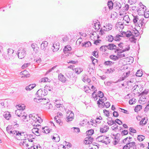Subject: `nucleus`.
Segmentation results:
<instances>
[{
  "label": "nucleus",
  "mask_w": 149,
  "mask_h": 149,
  "mask_svg": "<svg viewBox=\"0 0 149 149\" xmlns=\"http://www.w3.org/2000/svg\"><path fill=\"white\" fill-rule=\"evenodd\" d=\"M139 17L138 16H134L133 22V23L135 24V25H139Z\"/></svg>",
  "instance_id": "obj_26"
},
{
  "label": "nucleus",
  "mask_w": 149,
  "mask_h": 149,
  "mask_svg": "<svg viewBox=\"0 0 149 149\" xmlns=\"http://www.w3.org/2000/svg\"><path fill=\"white\" fill-rule=\"evenodd\" d=\"M136 99L133 98L130 100L129 102L130 104L132 105L135 104L136 103Z\"/></svg>",
  "instance_id": "obj_57"
},
{
  "label": "nucleus",
  "mask_w": 149,
  "mask_h": 149,
  "mask_svg": "<svg viewBox=\"0 0 149 149\" xmlns=\"http://www.w3.org/2000/svg\"><path fill=\"white\" fill-rule=\"evenodd\" d=\"M142 106L141 105H137L134 109V111L135 112H138L142 109Z\"/></svg>",
  "instance_id": "obj_44"
},
{
  "label": "nucleus",
  "mask_w": 149,
  "mask_h": 149,
  "mask_svg": "<svg viewBox=\"0 0 149 149\" xmlns=\"http://www.w3.org/2000/svg\"><path fill=\"white\" fill-rule=\"evenodd\" d=\"M144 17L146 18H148L149 17V11L145 10L144 13L143 14Z\"/></svg>",
  "instance_id": "obj_62"
},
{
  "label": "nucleus",
  "mask_w": 149,
  "mask_h": 149,
  "mask_svg": "<svg viewBox=\"0 0 149 149\" xmlns=\"http://www.w3.org/2000/svg\"><path fill=\"white\" fill-rule=\"evenodd\" d=\"M48 45V42L46 41H44L42 42L41 45V48L42 49L45 50L46 47H47Z\"/></svg>",
  "instance_id": "obj_23"
},
{
  "label": "nucleus",
  "mask_w": 149,
  "mask_h": 149,
  "mask_svg": "<svg viewBox=\"0 0 149 149\" xmlns=\"http://www.w3.org/2000/svg\"><path fill=\"white\" fill-rule=\"evenodd\" d=\"M130 47L129 45H127V47H125V48L122 49L120 52H119L117 54V55L118 56V58H121L123 57H127V55H125L124 54H122L123 52L129 51L130 49Z\"/></svg>",
  "instance_id": "obj_4"
},
{
  "label": "nucleus",
  "mask_w": 149,
  "mask_h": 149,
  "mask_svg": "<svg viewBox=\"0 0 149 149\" xmlns=\"http://www.w3.org/2000/svg\"><path fill=\"white\" fill-rule=\"evenodd\" d=\"M32 131L33 134L37 136L40 135V133L39 132V130L38 128H33L32 129Z\"/></svg>",
  "instance_id": "obj_28"
},
{
  "label": "nucleus",
  "mask_w": 149,
  "mask_h": 149,
  "mask_svg": "<svg viewBox=\"0 0 149 149\" xmlns=\"http://www.w3.org/2000/svg\"><path fill=\"white\" fill-rule=\"evenodd\" d=\"M107 125H102L100 128V132L101 133H105L107 132L109 129Z\"/></svg>",
  "instance_id": "obj_13"
},
{
  "label": "nucleus",
  "mask_w": 149,
  "mask_h": 149,
  "mask_svg": "<svg viewBox=\"0 0 149 149\" xmlns=\"http://www.w3.org/2000/svg\"><path fill=\"white\" fill-rule=\"evenodd\" d=\"M82 69L81 68H74L73 70L77 74H79L82 71Z\"/></svg>",
  "instance_id": "obj_35"
},
{
  "label": "nucleus",
  "mask_w": 149,
  "mask_h": 149,
  "mask_svg": "<svg viewBox=\"0 0 149 149\" xmlns=\"http://www.w3.org/2000/svg\"><path fill=\"white\" fill-rule=\"evenodd\" d=\"M123 34L121 33L119 35L118 34L116 35L115 37H114V40L116 41H118L121 40L120 37H123Z\"/></svg>",
  "instance_id": "obj_30"
},
{
  "label": "nucleus",
  "mask_w": 149,
  "mask_h": 149,
  "mask_svg": "<svg viewBox=\"0 0 149 149\" xmlns=\"http://www.w3.org/2000/svg\"><path fill=\"white\" fill-rule=\"evenodd\" d=\"M113 4L111 1H109L108 3V6L109 8L110 9H112L113 8Z\"/></svg>",
  "instance_id": "obj_47"
},
{
  "label": "nucleus",
  "mask_w": 149,
  "mask_h": 149,
  "mask_svg": "<svg viewBox=\"0 0 149 149\" xmlns=\"http://www.w3.org/2000/svg\"><path fill=\"white\" fill-rule=\"evenodd\" d=\"M110 142V140L109 139V138L107 137L106 136V138H104L103 143H104L105 144H109Z\"/></svg>",
  "instance_id": "obj_46"
},
{
  "label": "nucleus",
  "mask_w": 149,
  "mask_h": 149,
  "mask_svg": "<svg viewBox=\"0 0 149 149\" xmlns=\"http://www.w3.org/2000/svg\"><path fill=\"white\" fill-rule=\"evenodd\" d=\"M110 58L114 61H116L118 59V56L111 55L110 56Z\"/></svg>",
  "instance_id": "obj_54"
},
{
  "label": "nucleus",
  "mask_w": 149,
  "mask_h": 149,
  "mask_svg": "<svg viewBox=\"0 0 149 149\" xmlns=\"http://www.w3.org/2000/svg\"><path fill=\"white\" fill-rule=\"evenodd\" d=\"M52 139L54 140V141L55 142H58L60 140V138L59 136H58L57 134H54V135L53 136V137L52 138Z\"/></svg>",
  "instance_id": "obj_21"
},
{
  "label": "nucleus",
  "mask_w": 149,
  "mask_h": 149,
  "mask_svg": "<svg viewBox=\"0 0 149 149\" xmlns=\"http://www.w3.org/2000/svg\"><path fill=\"white\" fill-rule=\"evenodd\" d=\"M113 26L111 24L109 23H106L105 26H104L101 29L100 31V33L101 35L104 33V31H108L111 30Z\"/></svg>",
  "instance_id": "obj_3"
},
{
  "label": "nucleus",
  "mask_w": 149,
  "mask_h": 149,
  "mask_svg": "<svg viewBox=\"0 0 149 149\" xmlns=\"http://www.w3.org/2000/svg\"><path fill=\"white\" fill-rule=\"evenodd\" d=\"M55 105L57 108H60L61 106L62 105L60 103V101L58 100H55Z\"/></svg>",
  "instance_id": "obj_41"
},
{
  "label": "nucleus",
  "mask_w": 149,
  "mask_h": 149,
  "mask_svg": "<svg viewBox=\"0 0 149 149\" xmlns=\"http://www.w3.org/2000/svg\"><path fill=\"white\" fill-rule=\"evenodd\" d=\"M114 63L112 62V61H105L104 63V64L105 65L108 66H111Z\"/></svg>",
  "instance_id": "obj_51"
},
{
  "label": "nucleus",
  "mask_w": 149,
  "mask_h": 149,
  "mask_svg": "<svg viewBox=\"0 0 149 149\" xmlns=\"http://www.w3.org/2000/svg\"><path fill=\"white\" fill-rule=\"evenodd\" d=\"M107 123L109 125L111 126L115 123V121L112 120V118H109L108 119Z\"/></svg>",
  "instance_id": "obj_34"
},
{
  "label": "nucleus",
  "mask_w": 149,
  "mask_h": 149,
  "mask_svg": "<svg viewBox=\"0 0 149 149\" xmlns=\"http://www.w3.org/2000/svg\"><path fill=\"white\" fill-rule=\"evenodd\" d=\"M65 74L68 78H70L72 75V72L68 70H66L65 71Z\"/></svg>",
  "instance_id": "obj_36"
},
{
  "label": "nucleus",
  "mask_w": 149,
  "mask_h": 149,
  "mask_svg": "<svg viewBox=\"0 0 149 149\" xmlns=\"http://www.w3.org/2000/svg\"><path fill=\"white\" fill-rule=\"evenodd\" d=\"M26 49L24 47H20L19 49V58H23L26 55Z\"/></svg>",
  "instance_id": "obj_7"
},
{
  "label": "nucleus",
  "mask_w": 149,
  "mask_h": 149,
  "mask_svg": "<svg viewBox=\"0 0 149 149\" xmlns=\"http://www.w3.org/2000/svg\"><path fill=\"white\" fill-rule=\"evenodd\" d=\"M3 116L6 119L9 120L11 117V115L9 112L6 111L4 113Z\"/></svg>",
  "instance_id": "obj_22"
},
{
  "label": "nucleus",
  "mask_w": 149,
  "mask_h": 149,
  "mask_svg": "<svg viewBox=\"0 0 149 149\" xmlns=\"http://www.w3.org/2000/svg\"><path fill=\"white\" fill-rule=\"evenodd\" d=\"M146 96L142 95L139 98V102L141 104H143L146 102Z\"/></svg>",
  "instance_id": "obj_14"
},
{
  "label": "nucleus",
  "mask_w": 149,
  "mask_h": 149,
  "mask_svg": "<svg viewBox=\"0 0 149 149\" xmlns=\"http://www.w3.org/2000/svg\"><path fill=\"white\" fill-rule=\"evenodd\" d=\"M71 50V47L70 46H65L63 49V52L65 54L66 56H68L69 54H71L70 52Z\"/></svg>",
  "instance_id": "obj_10"
},
{
  "label": "nucleus",
  "mask_w": 149,
  "mask_h": 149,
  "mask_svg": "<svg viewBox=\"0 0 149 149\" xmlns=\"http://www.w3.org/2000/svg\"><path fill=\"white\" fill-rule=\"evenodd\" d=\"M82 80L84 82H87L89 83L91 81L88 78V76L85 74L83 75Z\"/></svg>",
  "instance_id": "obj_24"
},
{
  "label": "nucleus",
  "mask_w": 149,
  "mask_h": 149,
  "mask_svg": "<svg viewBox=\"0 0 149 149\" xmlns=\"http://www.w3.org/2000/svg\"><path fill=\"white\" fill-rule=\"evenodd\" d=\"M117 29L119 31H121L124 28V26L121 22L117 23L116 26Z\"/></svg>",
  "instance_id": "obj_15"
},
{
  "label": "nucleus",
  "mask_w": 149,
  "mask_h": 149,
  "mask_svg": "<svg viewBox=\"0 0 149 149\" xmlns=\"http://www.w3.org/2000/svg\"><path fill=\"white\" fill-rule=\"evenodd\" d=\"M58 78L59 80L62 82H65L66 81V78L61 73L59 74Z\"/></svg>",
  "instance_id": "obj_19"
},
{
  "label": "nucleus",
  "mask_w": 149,
  "mask_h": 149,
  "mask_svg": "<svg viewBox=\"0 0 149 149\" xmlns=\"http://www.w3.org/2000/svg\"><path fill=\"white\" fill-rule=\"evenodd\" d=\"M86 133L88 135H92L94 133V130L92 129L88 130L86 132Z\"/></svg>",
  "instance_id": "obj_56"
},
{
  "label": "nucleus",
  "mask_w": 149,
  "mask_h": 149,
  "mask_svg": "<svg viewBox=\"0 0 149 149\" xmlns=\"http://www.w3.org/2000/svg\"><path fill=\"white\" fill-rule=\"evenodd\" d=\"M116 6H115V7L116 9L117 10H119L120 9L121 7L120 4L119 3H116Z\"/></svg>",
  "instance_id": "obj_61"
},
{
  "label": "nucleus",
  "mask_w": 149,
  "mask_h": 149,
  "mask_svg": "<svg viewBox=\"0 0 149 149\" xmlns=\"http://www.w3.org/2000/svg\"><path fill=\"white\" fill-rule=\"evenodd\" d=\"M93 141V138L91 136L86 138L84 141V143L85 144H91Z\"/></svg>",
  "instance_id": "obj_12"
},
{
  "label": "nucleus",
  "mask_w": 149,
  "mask_h": 149,
  "mask_svg": "<svg viewBox=\"0 0 149 149\" xmlns=\"http://www.w3.org/2000/svg\"><path fill=\"white\" fill-rule=\"evenodd\" d=\"M139 34V32L136 30L135 31H133L132 32V36L135 37H137Z\"/></svg>",
  "instance_id": "obj_40"
},
{
  "label": "nucleus",
  "mask_w": 149,
  "mask_h": 149,
  "mask_svg": "<svg viewBox=\"0 0 149 149\" xmlns=\"http://www.w3.org/2000/svg\"><path fill=\"white\" fill-rule=\"evenodd\" d=\"M114 70H115L114 68H110L109 69H107V71L105 72V73L107 74L112 73L114 71Z\"/></svg>",
  "instance_id": "obj_53"
},
{
  "label": "nucleus",
  "mask_w": 149,
  "mask_h": 149,
  "mask_svg": "<svg viewBox=\"0 0 149 149\" xmlns=\"http://www.w3.org/2000/svg\"><path fill=\"white\" fill-rule=\"evenodd\" d=\"M28 137L29 138L33 139H35L36 137V135L33 134H30L27 135V137Z\"/></svg>",
  "instance_id": "obj_64"
},
{
  "label": "nucleus",
  "mask_w": 149,
  "mask_h": 149,
  "mask_svg": "<svg viewBox=\"0 0 149 149\" xmlns=\"http://www.w3.org/2000/svg\"><path fill=\"white\" fill-rule=\"evenodd\" d=\"M50 80L47 77H44L42 78L40 80V82H49Z\"/></svg>",
  "instance_id": "obj_50"
},
{
  "label": "nucleus",
  "mask_w": 149,
  "mask_h": 149,
  "mask_svg": "<svg viewBox=\"0 0 149 149\" xmlns=\"http://www.w3.org/2000/svg\"><path fill=\"white\" fill-rule=\"evenodd\" d=\"M6 131L8 133L14 135V137L15 139H18V137L17 136L19 135V131L13 130L11 125H9L7 127Z\"/></svg>",
  "instance_id": "obj_2"
},
{
  "label": "nucleus",
  "mask_w": 149,
  "mask_h": 149,
  "mask_svg": "<svg viewBox=\"0 0 149 149\" xmlns=\"http://www.w3.org/2000/svg\"><path fill=\"white\" fill-rule=\"evenodd\" d=\"M59 43L57 42H55L53 44V45L51 48L53 52H56L58 50L60 47Z\"/></svg>",
  "instance_id": "obj_9"
},
{
  "label": "nucleus",
  "mask_w": 149,
  "mask_h": 149,
  "mask_svg": "<svg viewBox=\"0 0 149 149\" xmlns=\"http://www.w3.org/2000/svg\"><path fill=\"white\" fill-rule=\"evenodd\" d=\"M66 116H67V122L71 121L74 118V114L70 111H68Z\"/></svg>",
  "instance_id": "obj_8"
},
{
  "label": "nucleus",
  "mask_w": 149,
  "mask_h": 149,
  "mask_svg": "<svg viewBox=\"0 0 149 149\" xmlns=\"http://www.w3.org/2000/svg\"><path fill=\"white\" fill-rule=\"evenodd\" d=\"M104 138H106V136H98L96 138V140L97 141L103 143Z\"/></svg>",
  "instance_id": "obj_20"
},
{
  "label": "nucleus",
  "mask_w": 149,
  "mask_h": 149,
  "mask_svg": "<svg viewBox=\"0 0 149 149\" xmlns=\"http://www.w3.org/2000/svg\"><path fill=\"white\" fill-rule=\"evenodd\" d=\"M123 37L126 36L127 37H131L132 36V32L128 31L127 32H122Z\"/></svg>",
  "instance_id": "obj_18"
},
{
  "label": "nucleus",
  "mask_w": 149,
  "mask_h": 149,
  "mask_svg": "<svg viewBox=\"0 0 149 149\" xmlns=\"http://www.w3.org/2000/svg\"><path fill=\"white\" fill-rule=\"evenodd\" d=\"M8 55L11 56L13 53V50L12 49H8Z\"/></svg>",
  "instance_id": "obj_58"
},
{
  "label": "nucleus",
  "mask_w": 149,
  "mask_h": 149,
  "mask_svg": "<svg viewBox=\"0 0 149 149\" xmlns=\"http://www.w3.org/2000/svg\"><path fill=\"white\" fill-rule=\"evenodd\" d=\"M145 139V136L142 135H139L137 136V139L140 141H143Z\"/></svg>",
  "instance_id": "obj_45"
},
{
  "label": "nucleus",
  "mask_w": 149,
  "mask_h": 149,
  "mask_svg": "<svg viewBox=\"0 0 149 149\" xmlns=\"http://www.w3.org/2000/svg\"><path fill=\"white\" fill-rule=\"evenodd\" d=\"M54 120L56 122L60 125H61V120H60L58 116H56L54 118Z\"/></svg>",
  "instance_id": "obj_42"
},
{
  "label": "nucleus",
  "mask_w": 149,
  "mask_h": 149,
  "mask_svg": "<svg viewBox=\"0 0 149 149\" xmlns=\"http://www.w3.org/2000/svg\"><path fill=\"white\" fill-rule=\"evenodd\" d=\"M29 117L31 119L35 122L36 121L37 119V116L35 114H31L29 115Z\"/></svg>",
  "instance_id": "obj_32"
},
{
  "label": "nucleus",
  "mask_w": 149,
  "mask_h": 149,
  "mask_svg": "<svg viewBox=\"0 0 149 149\" xmlns=\"http://www.w3.org/2000/svg\"><path fill=\"white\" fill-rule=\"evenodd\" d=\"M146 121L145 120V118H143L139 123L140 125H144L146 123Z\"/></svg>",
  "instance_id": "obj_55"
},
{
  "label": "nucleus",
  "mask_w": 149,
  "mask_h": 149,
  "mask_svg": "<svg viewBox=\"0 0 149 149\" xmlns=\"http://www.w3.org/2000/svg\"><path fill=\"white\" fill-rule=\"evenodd\" d=\"M20 75L21 76H19V77H21L22 78H24V77H27L29 76V72L26 70L22 71L20 73Z\"/></svg>",
  "instance_id": "obj_11"
},
{
  "label": "nucleus",
  "mask_w": 149,
  "mask_h": 149,
  "mask_svg": "<svg viewBox=\"0 0 149 149\" xmlns=\"http://www.w3.org/2000/svg\"><path fill=\"white\" fill-rule=\"evenodd\" d=\"M43 98L40 97V96H37V97L34 98V100L35 102L38 103L41 102V100H43Z\"/></svg>",
  "instance_id": "obj_37"
},
{
  "label": "nucleus",
  "mask_w": 149,
  "mask_h": 149,
  "mask_svg": "<svg viewBox=\"0 0 149 149\" xmlns=\"http://www.w3.org/2000/svg\"><path fill=\"white\" fill-rule=\"evenodd\" d=\"M96 92L94 91L93 93L92 94V97L94 99V100H96L98 99V96L96 94H95V93H96Z\"/></svg>",
  "instance_id": "obj_52"
},
{
  "label": "nucleus",
  "mask_w": 149,
  "mask_h": 149,
  "mask_svg": "<svg viewBox=\"0 0 149 149\" xmlns=\"http://www.w3.org/2000/svg\"><path fill=\"white\" fill-rule=\"evenodd\" d=\"M116 48V45L113 44H110L107 45V49L111 50L115 49Z\"/></svg>",
  "instance_id": "obj_29"
},
{
  "label": "nucleus",
  "mask_w": 149,
  "mask_h": 149,
  "mask_svg": "<svg viewBox=\"0 0 149 149\" xmlns=\"http://www.w3.org/2000/svg\"><path fill=\"white\" fill-rule=\"evenodd\" d=\"M27 135L26 132H19V137H20V139H21V140H24L27 137Z\"/></svg>",
  "instance_id": "obj_17"
},
{
  "label": "nucleus",
  "mask_w": 149,
  "mask_h": 149,
  "mask_svg": "<svg viewBox=\"0 0 149 149\" xmlns=\"http://www.w3.org/2000/svg\"><path fill=\"white\" fill-rule=\"evenodd\" d=\"M42 129L44 130V132L46 134L49 133L50 131V129H49L47 127H45L44 128L43 127Z\"/></svg>",
  "instance_id": "obj_48"
},
{
  "label": "nucleus",
  "mask_w": 149,
  "mask_h": 149,
  "mask_svg": "<svg viewBox=\"0 0 149 149\" xmlns=\"http://www.w3.org/2000/svg\"><path fill=\"white\" fill-rule=\"evenodd\" d=\"M136 39L135 37L132 36L130 38L129 40L131 42L135 43L136 42Z\"/></svg>",
  "instance_id": "obj_60"
},
{
  "label": "nucleus",
  "mask_w": 149,
  "mask_h": 149,
  "mask_svg": "<svg viewBox=\"0 0 149 149\" xmlns=\"http://www.w3.org/2000/svg\"><path fill=\"white\" fill-rule=\"evenodd\" d=\"M102 120V118L101 116L96 118V120H95V122L98 124H99L101 122Z\"/></svg>",
  "instance_id": "obj_59"
},
{
  "label": "nucleus",
  "mask_w": 149,
  "mask_h": 149,
  "mask_svg": "<svg viewBox=\"0 0 149 149\" xmlns=\"http://www.w3.org/2000/svg\"><path fill=\"white\" fill-rule=\"evenodd\" d=\"M91 43L90 41H88L86 42H84V43H82V46H85L86 47H88L90 46H91Z\"/></svg>",
  "instance_id": "obj_38"
},
{
  "label": "nucleus",
  "mask_w": 149,
  "mask_h": 149,
  "mask_svg": "<svg viewBox=\"0 0 149 149\" xmlns=\"http://www.w3.org/2000/svg\"><path fill=\"white\" fill-rule=\"evenodd\" d=\"M130 21V19L128 15H125L123 18V23L125 24L126 25H127Z\"/></svg>",
  "instance_id": "obj_16"
},
{
  "label": "nucleus",
  "mask_w": 149,
  "mask_h": 149,
  "mask_svg": "<svg viewBox=\"0 0 149 149\" xmlns=\"http://www.w3.org/2000/svg\"><path fill=\"white\" fill-rule=\"evenodd\" d=\"M36 94L40 97L43 98L44 96L47 94V92L46 90L40 89L37 91Z\"/></svg>",
  "instance_id": "obj_6"
},
{
  "label": "nucleus",
  "mask_w": 149,
  "mask_h": 149,
  "mask_svg": "<svg viewBox=\"0 0 149 149\" xmlns=\"http://www.w3.org/2000/svg\"><path fill=\"white\" fill-rule=\"evenodd\" d=\"M140 7L137 10V12L140 15H143L144 13L146 10V7L141 2L139 4Z\"/></svg>",
  "instance_id": "obj_5"
},
{
  "label": "nucleus",
  "mask_w": 149,
  "mask_h": 149,
  "mask_svg": "<svg viewBox=\"0 0 149 149\" xmlns=\"http://www.w3.org/2000/svg\"><path fill=\"white\" fill-rule=\"evenodd\" d=\"M97 95L98 97H100V98H103V97H104V94L103 93L102 91H99L98 92Z\"/></svg>",
  "instance_id": "obj_63"
},
{
  "label": "nucleus",
  "mask_w": 149,
  "mask_h": 149,
  "mask_svg": "<svg viewBox=\"0 0 149 149\" xmlns=\"http://www.w3.org/2000/svg\"><path fill=\"white\" fill-rule=\"evenodd\" d=\"M107 49V45L102 46L100 47V50L102 52H105Z\"/></svg>",
  "instance_id": "obj_43"
},
{
  "label": "nucleus",
  "mask_w": 149,
  "mask_h": 149,
  "mask_svg": "<svg viewBox=\"0 0 149 149\" xmlns=\"http://www.w3.org/2000/svg\"><path fill=\"white\" fill-rule=\"evenodd\" d=\"M106 97H103V98H101L99 99L97 101V104L99 106L101 104H102L103 103H104V102L106 101Z\"/></svg>",
  "instance_id": "obj_27"
},
{
  "label": "nucleus",
  "mask_w": 149,
  "mask_h": 149,
  "mask_svg": "<svg viewBox=\"0 0 149 149\" xmlns=\"http://www.w3.org/2000/svg\"><path fill=\"white\" fill-rule=\"evenodd\" d=\"M26 106L23 104H19V111L22 110L20 114H19V117L20 118V123L21 124H25L27 122L28 120L26 118L27 114L23 111L25 109Z\"/></svg>",
  "instance_id": "obj_1"
},
{
  "label": "nucleus",
  "mask_w": 149,
  "mask_h": 149,
  "mask_svg": "<svg viewBox=\"0 0 149 149\" xmlns=\"http://www.w3.org/2000/svg\"><path fill=\"white\" fill-rule=\"evenodd\" d=\"M36 86V84H31L26 86L25 88V89L27 91H30L35 87Z\"/></svg>",
  "instance_id": "obj_25"
},
{
  "label": "nucleus",
  "mask_w": 149,
  "mask_h": 149,
  "mask_svg": "<svg viewBox=\"0 0 149 149\" xmlns=\"http://www.w3.org/2000/svg\"><path fill=\"white\" fill-rule=\"evenodd\" d=\"M93 26V28H94L96 30H98L100 29V23L98 22H96V23H94Z\"/></svg>",
  "instance_id": "obj_33"
},
{
  "label": "nucleus",
  "mask_w": 149,
  "mask_h": 149,
  "mask_svg": "<svg viewBox=\"0 0 149 149\" xmlns=\"http://www.w3.org/2000/svg\"><path fill=\"white\" fill-rule=\"evenodd\" d=\"M143 72L142 71L140 70H137L136 73V75L137 77H140L142 76Z\"/></svg>",
  "instance_id": "obj_49"
},
{
  "label": "nucleus",
  "mask_w": 149,
  "mask_h": 149,
  "mask_svg": "<svg viewBox=\"0 0 149 149\" xmlns=\"http://www.w3.org/2000/svg\"><path fill=\"white\" fill-rule=\"evenodd\" d=\"M129 147L130 148H133V149H136V147L135 145V143L134 142L127 143Z\"/></svg>",
  "instance_id": "obj_31"
},
{
  "label": "nucleus",
  "mask_w": 149,
  "mask_h": 149,
  "mask_svg": "<svg viewBox=\"0 0 149 149\" xmlns=\"http://www.w3.org/2000/svg\"><path fill=\"white\" fill-rule=\"evenodd\" d=\"M114 40V37L111 35L108 36L106 38L107 40L109 42H111Z\"/></svg>",
  "instance_id": "obj_39"
}]
</instances>
